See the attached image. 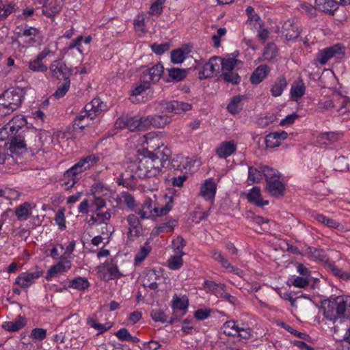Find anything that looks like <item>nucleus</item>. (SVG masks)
<instances>
[{"mask_svg":"<svg viewBox=\"0 0 350 350\" xmlns=\"http://www.w3.org/2000/svg\"><path fill=\"white\" fill-rule=\"evenodd\" d=\"M164 108L167 112L178 114L191 110V105L183 101L172 100L167 102Z\"/></svg>","mask_w":350,"mask_h":350,"instance_id":"a211bd4d","label":"nucleus"},{"mask_svg":"<svg viewBox=\"0 0 350 350\" xmlns=\"http://www.w3.org/2000/svg\"><path fill=\"white\" fill-rule=\"evenodd\" d=\"M262 172L263 176L265 177L267 183H268V180H273L274 179L279 178L278 171L273 168L268 166H262Z\"/></svg>","mask_w":350,"mask_h":350,"instance_id":"338daca9","label":"nucleus"},{"mask_svg":"<svg viewBox=\"0 0 350 350\" xmlns=\"http://www.w3.org/2000/svg\"><path fill=\"white\" fill-rule=\"evenodd\" d=\"M29 68L33 72H46L48 69L47 66L42 63V61L36 57L29 61Z\"/></svg>","mask_w":350,"mask_h":350,"instance_id":"864d4df0","label":"nucleus"},{"mask_svg":"<svg viewBox=\"0 0 350 350\" xmlns=\"http://www.w3.org/2000/svg\"><path fill=\"white\" fill-rule=\"evenodd\" d=\"M189 52L190 49L187 47L172 51L171 53L172 62L174 64L183 62Z\"/></svg>","mask_w":350,"mask_h":350,"instance_id":"ea45409f","label":"nucleus"},{"mask_svg":"<svg viewBox=\"0 0 350 350\" xmlns=\"http://www.w3.org/2000/svg\"><path fill=\"white\" fill-rule=\"evenodd\" d=\"M25 91L24 89L10 88L0 96V116H5L16 110L22 103Z\"/></svg>","mask_w":350,"mask_h":350,"instance_id":"7ed1b4c3","label":"nucleus"},{"mask_svg":"<svg viewBox=\"0 0 350 350\" xmlns=\"http://www.w3.org/2000/svg\"><path fill=\"white\" fill-rule=\"evenodd\" d=\"M171 122V118L167 115H154L142 117V122L145 124L146 129L150 126L156 128L164 127Z\"/></svg>","mask_w":350,"mask_h":350,"instance_id":"9b49d317","label":"nucleus"},{"mask_svg":"<svg viewBox=\"0 0 350 350\" xmlns=\"http://www.w3.org/2000/svg\"><path fill=\"white\" fill-rule=\"evenodd\" d=\"M32 213V206L29 202H25L15 209V214L19 221H26Z\"/></svg>","mask_w":350,"mask_h":350,"instance_id":"7c9ffc66","label":"nucleus"},{"mask_svg":"<svg viewBox=\"0 0 350 350\" xmlns=\"http://www.w3.org/2000/svg\"><path fill=\"white\" fill-rule=\"evenodd\" d=\"M61 10V7L56 3V1L45 4L42 8V13L47 17H53Z\"/></svg>","mask_w":350,"mask_h":350,"instance_id":"49530a36","label":"nucleus"},{"mask_svg":"<svg viewBox=\"0 0 350 350\" xmlns=\"http://www.w3.org/2000/svg\"><path fill=\"white\" fill-rule=\"evenodd\" d=\"M183 256L181 254H174L167 260L168 267L172 270H178L183 265Z\"/></svg>","mask_w":350,"mask_h":350,"instance_id":"de8ad7c7","label":"nucleus"},{"mask_svg":"<svg viewBox=\"0 0 350 350\" xmlns=\"http://www.w3.org/2000/svg\"><path fill=\"white\" fill-rule=\"evenodd\" d=\"M165 0H155L150 5L148 14L150 15H159L163 12V5Z\"/></svg>","mask_w":350,"mask_h":350,"instance_id":"69168bd1","label":"nucleus"},{"mask_svg":"<svg viewBox=\"0 0 350 350\" xmlns=\"http://www.w3.org/2000/svg\"><path fill=\"white\" fill-rule=\"evenodd\" d=\"M237 150V145L233 141L221 142L216 148V154L220 159H226Z\"/></svg>","mask_w":350,"mask_h":350,"instance_id":"6ab92c4d","label":"nucleus"},{"mask_svg":"<svg viewBox=\"0 0 350 350\" xmlns=\"http://www.w3.org/2000/svg\"><path fill=\"white\" fill-rule=\"evenodd\" d=\"M15 10V3L10 2L3 4L0 0V21L6 19Z\"/></svg>","mask_w":350,"mask_h":350,"instance_id":"a18cd8bd","label":"nucleus"},{"mask_svg":"<svg viewBox=\"0 0 350 350\" xmlns=\"http://www.w3.org/2000/svg\"><path fill=\"white\" fill-rule=\"evenodd\" d=\"M120 200L124 201V204L126 205V206L130 210H133L135 207V200L133 196L128 192L124 191L120 193Z\"/></svg>","mask_w":350,"mask_h":350,"instance_id":"e2e57ef3","label":"nucleus"},{"mask_svg":"<svg viewBox=\"0 0 350 350\" xmlns=\"http://www.w3.org/2000/svg\"><path fill=\"white\" fill-rule=\"evenodd\" d=\"M83 36H79L75 40L71 41L66 46L64 47V51L66 53H69L70 51L76 49L80 54L83 53V48L82 46Z\"/></svg>","mask_w":350,"mask_h":350,"instance_id":"37998d69","label":"nucleus"},{"mask_svg":"<svg viewBox=\"0 0 350 350\" xmlns=\"http://www.w3.org/2000/svg\"><path fill=\"white\" fill-rule=\"evenodd\" d=\"M90 286L89 281L83 277H77L68 281V287L78 291H84Z\"/></svg>","mask_w":350,"mask_h":350,"instance_id":"c9c22d12","label":"nucleus"},{"mask_svg":"<svg viewBox=\"0 0 350 350\" xmlns=\"http://www.w3.org/2000/svg\"><path fill=\"white\" fill-rule=\"evenodd\" d=\"M250 202L256 204L258 206H262L269 204V201L263 200L260 194V189L258 187H253L247 196Z\"/></svg>","mask_w":350,"mask_h":350,"instance_id":"c756f323","label":"nucleus"},{"mask_svg":"<svg viewBox=\"0 0 350 350\" xmlns=\"http://www.w3.org/2000/svg\"><path fill=\"white\" fill-rule=\"evenodd\" d=\"M46 337V330L43 328H34L31 330L29 338L33 340H42Z\"/></svg>","mask_w":350,"mask_h":350,"instance_id":"774afa93","label":"nucleus"},{"mask_svg":"<svg viewBox=\"0 0 350 350\" xmlns=\"http://www.w3.org/2000/svg\"><path fill=\"white\" fill-rule=\"evenodd\" d=\"M312 217L319 224L330 228L337 229L340 226L339 222L321 213H314L312 214Z\"/></svg>","mask_w":350,"mask_h":350,"instance_id":"473e14b6","label":"nucleus"},{"mask_svg":"<svg viewBox=\"0 0 350 350\" xmlns=\"http://www.w3.org/2000/svg\"><path fill=\"white\" fill-rule=\"evenodd\" d=\"M163 70L164 68L162 64H157L143 72L142 81L147 82L148 84L150 83H155L159 81Z\"/></svg>","mask_w":350,"mask_h":350,"instance_id":"ddd939ff","label":"nucleus"},{"mask_svg":"<svg viewBox=\"0 0 350 350\" xmlns=\"http://www.w3.org/2000/svg\"><path fill=\"white\" fill-rule=\"evenodd\" d=\"M92 206L95 208L93 212H98L106 206V202L100 196L92 195Z\"/></svg>","mask_w":350,"mask_h":350,"instance_id":"0e129e2a","label":"nucleus"},{"mask_svg":"<svg viewBox=\"0 0 350 350\" xmlns=\"http://www.w3.org/2000/svg\"><path fill=\"white\" fill-rule=\"evenodd\" d=\"M158 277L154 270L148 271L146 274L147 278H145L144 284L151 289H157L158 288V284L156 280Z\"/></svg>","mask_w":350,"mask_h":350,"instance_id":"09e8293b","label":"nucleus"},{"mask_svg":"<svg viewBox=\"0 0 350 350\" xmlns=\"http://www.w3.org/2000/svg\"><path fill=\"white\" fill-rule=\"evenodd\" d=\"M26 124V119L23 116H16L8 122L9 126H10L15 135L17 134L19 130L23 129Z\"/></svg>","mask_w":350,"mask_h":350,"instance_id":"79ce46f5","label":"nucleus"},{"mask_svg":"<svg viewBox=\"0 0 350 350\" xmlns=\"http://www.w3.org/2000/svg\"><path fill=\"white\" fill-rule=\"evenodd\" d=\"M287 136L288 133L284 131L270 133L265 137L266 146L271 148L278 147Z\"/></svg>","mask_w":350,"mask_h":350,"instance_id":"f3484780","label":"nucleus"},{"mask_svg":"<svg viewBox=\"0 0 350 350\" xmlns=\"http://www.w3.org/2000/svg\"><path fill=\"white\" fill-rule=\"evenodd\" d=\"M70 85V81L69 79H65L62 84H61L54 93L53 96L59 99L64 97L68 92Z\"/></svg>","mask_w":350,"mask_h":350,"instance_id":"6e6d98bb","label":"nucleus"},{"mask_svg":"<svg viewBox=\"0 0 350 350\" xmlns=\"http://www.w3.org/2000/svg\"><path fill=\"white\" fill-rule=\"evenodd\" d=\"M176 226L177 221L176 219H169L167 221L155 226L152 230V234L159 235L161 233L172 232Z\"/></svg>","mask_w":350,"mask_h":350,"instance_id":"f704fd0d","label":"nucleus"},{"mask_svg":"<svg viewBox=\"0 0 350 350\" xmlns=\"http://www.w3.org/2000/svg\"><path fill=\"white\" fill-rule=\"evenodd\" d=\"M150 316L155 322L165 323L167 321L166 314L164 311L160 308L152 310L150 312Z\"/></svg>","mask_w":350,"mask_h":350,"instance_id":"680f3d73","label":"nucleus"},{"mask_svg":"<svg viewBox=\"0 0 350 350\" xmlns=\"http://www.w3.org/2000/svg\"><path fill=\"white\" fill-rule=\"evenodd\" d=\"M185 241L182 237L178 236L176 238L172 240V247L174 254L185 255V252H183V248L185 246Z\"/></svg>","mask_w":350,"mask_h":350,"instance_id":"8fccbe9b","label":"nucleus"},{"mask_svg":"<svg viewBox=\"0 0 350 350\" xmlns=\"http://www.w3.org/2000/svg\"><path fill=\"white\" fill-rule=\"evenodd\" d=\"M240 324L234 321H228L224 323L221 330L224 334L228 336H236L239 333Z\"/></svg>","mask_w":350,"mask_h":350,"instance_id":"4c0bfd02","label":"nucleus"},{"mask_svg":"<svg viewBox=\"0 0 350 350\" xmlns=\"http://www.w3.org/2000/svg\"><path fill=\"white\" fill-rule=\"evenodd\" d=\"M235 53L236 55L239 54L238 52H235L223 58L221 75V77L226 82L231 83L232 84H237L240 81V77L236 72V67L241 63V62L236 58V56L234 55Z\"/></svg>","mask_w":350,"mask_h":350,"instance_id":"423d86ee","label":"nucleus"},{"mask_svg":"<svg viewBox=\"0 0 350 350\" xmlns=\"http://www.w3.org/2000/svg\"><path fill=\"white\" fill-rule=\"evenodd\" d=\"M242 96H234L227 106L228 111L232 114H237L242 109Z\"/></svg>","mask_w":350,"mask_h":350,"instance_id":"c03bdc74","label":"nucleus"},{"mask_svg":"<svg viewBox=\"0 0 350 350\" xmlns=\"http://www.w3.org/2000/svg\"><path fill=\"white\" fill-rule=\"evenodd\" d=\"M101 269L99 272L106 280L118 279L123 275L113 260L105 262Z\"/></svg>","mask_w":350,"mask_h":350,"instance_id":"f8f14e48","label":"nucleus"},{"mask_svg":"<svg viewBox=\"0 0 350 350\" xmlns=\"http://www.w3.org/2000/svg\"><path fill=\"white\" fill-rule=\"evenodd\" d=\"M247 181L252 183H259L263 177L262 166L249 167Z\"/></svg>","mask_w":350,"mask_h":350,"instance_id":"58836bf2","label":"nucleus"},{"mask_svg":"<svg viewBox=\"0 0 350 350\" xmlns=\"http://www.w3.org/2000/svg\"><path fill=\"white\" fill-rule=\"evenodd\" d=\"M154 204H156L154 202L150 199L145 200L137 214L142 219H148L154 216Z\"/></svg>","mask_w":350,"mask_h":350,"instance_id":"2f4dec72","label":"nucleus"},{"mask_svg":"<svg viewBox=\"0 0 350 350\" xmlns=\"http://www.w3.org/2000/svg\"><path fill=\"white\" fill-rule=\"evenodd\" d=\"M246 24L250 29H261L263 23L260 16L256 14L247 18Z\"/></svg>","mask_w":350,"mask_h":350,"instance_id":"13d9d810","label":"nucleus"},{"mask_svg":"<svg viewBox=\"0 0 350 350\" xmlns=\"http://www.w3.org/2000/svg\"><path fill=\"white\" fill-rule=\"evenodd\" d=\"M342 137L340 132H325L320 133L317 137L319 143L329 144L340 140Z\"/></svg>","mask_w":350,"mask_h":350,"instance_id":"cd10ccee","label":"nucleus"},{"mask_svg":"<svg viewBox=\"0 0 350 350\" xmlns=\"http://www.w3.org/2000/svg\"><path fill=\"white\" fill-rule=\"evenodd\" d=\"M270 71L268 66L262 64L258 66L250 77V81L252 84H259L267 76Z\"/></svg>","mask_w":350,"mask_h":350,"instance_id":"b1692460","label":"nucleus"},{"mask_svg":"<svg viewBox=\"0 0 350 350\" xmlns=\"http://www.w3.org/2000/svg\"><path fill=\"white\" fill-rule=\"evenodd\" d=\"M99 161V157L96 154L89 155L80 159L77 163L65 172L67 176H75L80 179L81 174L94 166Z\"/></svg>","mask_w":350,"mask_h":350,"instance_id":"0eeeda50","label":"nucleus"},{"mask_svg":"<svg viewBox=\"0 0 350 350\" xmlns=\"http://www.w3.org/2000/svg\"><path fill=\"white\" fill-rule=\"evenodd\" d=\"M266 189L271 196L278 197L283 195L284 186L279 178H278L273 180H268Z\"/></svg>","mask_w":350,"mask_h":350,"instance_id":"bb28decb","label":"nucleus"},{"mask_svg":"<svg viewBox=\"0 0 350 350\" xmlns=\"http://www.w3.org/2000/svg\"><path fill=\"white\" fill-rule=\"evenodd\" d=\"M315 6L321 12L334 15L338 8V3L335 0H315Z\"/></svg>","mask_w":350,"mask_h":350,"instance_id":"412c9836","label":"nucleus"},{"mask_svg":"<svg viewBox=\"0 0 350 350\" xmlns=\"http://www.w3.org/2000/svg\"><path fill=\"white\" fill-rule=\"evenodd\" d=\"M93 194L96 196H107L110 190L107 186L101 182L95 183L93 186Z\"/></svg>","mask_w":350,"mask_h":350,"instance_id":"052dcab7","label":"nucleus"},{"mask_svg":"<svg viewBox=\"0 0 350 350\" xmlns=\"http://www.w3.org/2000/svg\"><path fill=\"white\" fill-rule=\"evenodd\" d=\"M190 164V159L188 157L182 155L176 156L170 162L168 167L174 169L175 170L183 171L187 169Z\"/></svg>","mask_w":350,"mask_h":350,"instance_id":"72a5a7b5","label":"nucleus"},{"mask_svg":"<svg viewBox=\"0 0 350 350\" xmlns=\"http://www.w3.org/2000/svg\"><path fill=\"white\" fill-rule=\"evenodd\" d=\"M345 54V47L342 44L337 43L329 47L320 50L317 54V60L322 64H325L331 58L340 59Z\"/></svg>","mask_w":350,"mask_h":350,"instance_id":"1a4fd4ad","label":"nucleus"},{"mask_svg":"<svg viewBox=\"0 0 350 350\" xmlns=\"http://www.w3.org/2000/svg\"><path fill=\"white\" fill-rule=\"evenodd\" d=\"M126 129L131 131H144L146 130L145 124L142 122V117L137 118L135 117H127Z\"/></svg>","mask_w":350,"mask_h":350,"instance_id":"e433bc0d","label":"nucleus"},{"mask_svg":"<svg viewBox=\"0 0 350 350\" xmlns=\"http://www.w3.org/2000/svg\"><path fill=\"white\" fill-rule=\"evenodd\" d=\"M105 105L99 98H94L85 105L84 111L76 116L73 126L75 129H83L90 124L96 116L100 114L105 109Z\"/></svg>","mask_w":350,"mask_h":350,"instance_id":"20e7f679","label":"nucleus"},{"mask_svg":"<svg viewBox=\"0 0 350 350\" xmlns=\"http://www.w3.org/2000/svg\"><path fill=\"white\" fill-rule=\"evenodd\" d=\"M152 250L151 246L149 243L146 242L144 245L140 248L139 251L135 255V261L136 263H139L144 260L148 254Z\"/></svg>","mask_w":350,"mask_h":350,"instance_id":"3c124183","label":"nucleus"},{"mask_svg":"<svg viewBox=\"0 0 350 350\" xmlns=\"http://www.w3.org/2000/svg\"><path fill=\"white\" fill-rule=\"evenodd\" d=\"M42 273V271L38 269L33 272L22 273L16 278V284L22 288L29 287L41 276Z\"/></svg>","mask_w":350,"mask_h":350,"instance_id":"4468645a","label":"nucleus"},{"mask_svg":"<svg viewBox=\"0 0 350 350\" xmlns=\"http://www.w3.org/2000/svg\"><path fill=\"white\" fill-rule=\"evenodd\" d=\"M277 55V49L276 46L273 44L270 43L268 44L265 49L264 52L262 53V58L264 60H272L273 58H275Z\"/></svg>","mask_w":350,"mask_h":350,"instance_id":"603ef678","label":"nucleus"},{"mask_svg":"<svg viewBox=\"0 0 350 350\" xmlns=\"http://www.w3.org/2000/svg\"><path fill=\"white\" fill-rule=\"evenodd\" d=\"M39 30L33 27L18 26L14 31L18 42L23 47H28L36 42V37L38 35Z\"/></svg>","mask_w":350,"mask_h":350,"instance_id":"6e6552de","label":"nucleus"},{"mask_svg":"<svg viewBox=\"0 0 350 350\" xmlns=\"http://www.w3.org/2000/svg\"><path fill=\"white\" fill-rule=\"evenodd\" d=\"M26 137L24 131L14 135L11 138V148L16 149H22L26 147L25 138Z\"/></svg>","mask_w":350,"mask_h":350,"instance_id":"a19ab883","label":"nucleus"},{"mask_svg":"<svg viewBox=\"0 0 350 350\" xmlns=\"http://www.w3.org/2000/svg\"><path fill=\"white\" fill-rule=\"evenodd\" d=\"M324 314L327 319L332 321L340 317L350 318V295L336 297L335 301L329 305Z\"/></svg>","mask_w":350,"mask_h":350,"instance_id":"39448f33","label":"nucleus"},{"mask_svg":"<svg viewBox=\"0 0 350 350\" xmlns=\"http://www.w3.org/2000/svg\"><path fill=\"white\" fill-rule=\"evenodd\" d=\"M64 246L60 243H49L44 246V252L48 257L58 262L47 271L46 279L50 281L53 278L67 273L72 267V260L64 254Z\"/></svg>","mask_w":350,"mask_h":350,"instance_id":"f03ea898","label":"nucleus"},{"mask_svg":"<svg viewBox=\"0 0 350 350\" xmlns=\"http://www.w3.org/2000/svg\"><path fill=\"white\" fill-rule=\"evenodd\" d=\"M144 140L143 144L144 145H146V147L144 148V150L146 151V153L147 154L148 152H156L164 145L161 136L157 133H148L144 136Z\"/></svg>","mask_w":350,"mask_h":350,"instance_id":"9d476101","label":"nucleus"},{"mask_svg":"<svg viewBox=\"0 0 350 350\" xmlns=\"http://www.w3.org/2000/svg\"><path fill=\"white\" fill-rule=\"evenodd\" d=\"M170 165V150L165 149L156 152H148L142 158L132 163L129 168L133 178H145L161 176L163 169Z\"/></svg>","mask_w":350,"mask_h":350,"instance_id":"f257e3e1","label":"nucleus"},{"mask_svg":"<svg viewBox=\"0 0 350 350\" xmlns=\"http://www.w3.org/2000/svg\"><path fill=\"white\" fill-rule=\"evenodd\" d=\"M126 220L129 225V236L138 237L142 230V226L138 217L135 214H130L128 215Z\"/></svg>","mask_w":350,"mask_h":350,"instance_id":"4be33fe9","label":"nucleus"},{"mask_svg":"<svg viewBox=\"0 0 350 350\" xmlns=\"http://www.w3.org/2000/svg\"><path fill=\"white\" fill-rule=\"evenodd\" d=\"M305 90L304 83L301 78H299L291 85V96L294 100H297L304 95Z\"/></svg>","mask_w":350,"mask_h":350,"instance_id":"c85d7f7f","label":"nucleus"},{"mask_svg":"<svg viewBox=\"0 0 350 350\" xmlns=\"http://www.w3.org/2000/svg\"><path fill=\"white\" fill-rule=\"evenodd\" d=\"M49 69L53 77L58 79H69V70L61 60L53 61L51 64Z\"/></svg>","mask_w":350,"mask_h":350,"instance_id":"dca6fc26","label":"nucleus"},{"mask_svg":"<svg viewBox=\"0 0 350 350\" xmlns=\"http://www.w3.org/2000/svg\"><path fill=\"white\" fill-rule=\"evenodd\" d=\"M27 322L25 317L19 316L13 321L3 322L2 327L8 332H17L24 327Z\"/></svg>","mask_w":350,"mask_h":350,"instance_id":"a878e982","label":"nucleus"},{"mask_svg":"<svg viewBox=\"0 0 350 350\" xmlns=\"http://www.w3.org/2000/svg\"><path fill=\"white\" fill-rule=\"evenodd\" d=\"M217 190V185L213 178L204 181L200 189V196L206 200L214 199Z\"/></svg>","mask_w":350,"mask_h":350,"instance_id":"aec40b11","label":"nucleus"},{"mask_svg":"<svg viewBox=\"0 0 350 350\" xmlns=\"http://www.w3.org/2000/svg\"><path fill=\"white\" fill-rule=\"evenodd\" d=\"M288 85L286 78L284 75L278 77L272 84L270 92L273 96L278 97L282 94Z\"/></svg>","mask_w":350,"mask_h":350,"instance_id":"5701e85b","label":"nucleus"},{"mask_svg":"<svg viewBox=\"0 0 350 350\" xmlns=\"http://www.w3.org/2000/svg\"><path fill=\"white\" fill-rule=\"evenodd\" d=\"M282 33L286 40H291L299 35V25L294 19H288L282 25Z\"/></svg>","mask_w":350,"mask_h":350,"instance_id":"2eb2a0df","label":"nucleus"},{"mask_svg":"<svg viewBox=\"0 0 350 350\" xmlns=\"http://www.w3.org/2000/svg\"><path fill=\"white\" fill-rule=\"evenodd\" d=\"M212 258L220 263V265L225 269H228V271L237 273L239 269L232 265H231L228 259L220 252L216 250L211 251Z\"/></svg>","mask_w":350,"mask_h":350,"instance_id":"393cba45","label":"nucleus"},{"mask_svg":"<svg viewBox=\"0 0 350 350\" xmlns=\"http://www.w3.org/2000/svg\"><path fill=\"white\" fill-rule=\"evenodd\" d=\"M216 74L210 59L206 63L202 68V70L199 73L200 79H206L213 77Z\"/></svg>","mask_w":350,"mask_h":350,"instance_id":"4d7b16f0","label":"nucleus"},{"mask_svg":"<svg viewBox=\"0 0 350 350\" xmlns=\"http://www.w3.org/2000/svg\"><path fill=\"white\" fill-rule=\"evenodd\" d=\"M169 77L172 79L180 81H182L187 75V72L184 69L171 68L168 70Z\"/></svg>","mask_w":350,"mask_h":350,"instance_id":"bf43d9fd","label":"nucleus"},{"mask_svg":"<svg viewBox=\"0 0 350 350\" xmlns=\"http://www.w3.org/2000/svg\"><path fill=\"white\" fill-rule=\"evenodd\" d=\"M334 170L337 171H345L349 167V162L347 157L339 156L336 157L333 162Z\"/></svg>","mask_w":350,"mask_h":350,"instance_id":"5fc2aeb1","label":"nucleus"}]
</instances>
